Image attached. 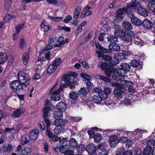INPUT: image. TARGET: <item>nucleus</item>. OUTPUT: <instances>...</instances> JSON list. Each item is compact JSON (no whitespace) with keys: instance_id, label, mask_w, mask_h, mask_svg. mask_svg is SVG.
I'll return each instance as SVG.
<instances>
[{"instance_id":"c85d7f7f","label":"nucleus","mask_w":155,"mask_h":155,"mask_svg":"<svg viewBox=\"0 0 155 155\" xmlns=\"http://www.w3.org/2000/svg\"><path fill=\"white\" fill-rule=\"evenodd\" d=\"M120 83L121 86L126 87H129L132 86V83L131 82L126 80H121Z\"/></svg>"},{"instance_id":"37998d69","label":"nucleus","mask_w":155,"mask_h":155,"mask_svg":"<svg viewBox=\"0 0 155 155\" xmlns=\"http://www.w3.org/2000/svg\"><path fill=\"white\" fill-rule=\"evenodd\" d=\"M125 30L124 29L120 30L117 29L114 31V35L116 37H120L122 38V35L124 34Z\"/></svg>"},{"instance_id":"e2e57ef3","label":"nucleus","mask_w":155,"mask_h":155,"mask_svg":"<svg viewBox=\"0 0 155 155\" xmlns=\"http://www.w3.org/2000/svg\"><path fill=\"white\" fill-rule=\"evenodd\" d=\"M61 62V59L60 58H58L56 59L53 62L52 64H54L55 66H56L57 68L58 66L59 65Z\"/></svg>"},{"instance_id":"052dcab7","label":"nucleus","mask_w":155,"mask_h":155,"mask_svg":"<svg viewBox=\"0 0 155 155\" xmlns=\"http://www.w3.org/2000/svg\"><path fill=\"white\" fill-rule=\"evenodd\" d=\"M100 79L102 80L107 82L109 83L110 82V80L108 78H107L103 75H100L99 76Z\"/></svg>"},{"instance_id":"774afa93","label":"nucleus","mask_w":155,"mask_h":155,"mask_svg":"<svg viewBox=\"0 0 155 155\" xmlns=\"http://www.w3.org/2000/svg\"><path fill=\"white\" fill-rule=\"evenodd\" d=\"M134 155H143L141 153V151L140 149H137L133 151V154Z\"/></svg>"},{"instance_id":"4d7b16f0","label":"nucleus","mask_w":155,"mask_h":155,"mask_svg":"<svg viewBox=\"0 0 155 155\" xmlns=\"http://www.w3.org/2000/svg\"><path fill=\"white\" fill-rule=\"evenodd\" d=\"M81 76L82 77L87 81H90L91 78V77L89 75L86 73H81Z\"/></svg>"},{"instance_id":"393cba45","label":"nucleus","mask_w":155,"mask_h":155,"mask_svg":"<svg viewBox=\"0 0 155 155\" xmlns=\"http://www.w3.org/2000/svg\"><path fill=\"white\" fill-rule=\"evenodd\" d=\"M116 71V68L113 67H109L107 68L105 71V74L108 77L111 76V74L115 72Z\"/></svg>"},{"instance_id":"412c9836","label":"nucleus","mask_w":155,"mask_h":155,"mask_svg":"<svg viewBox=\"0 0 155 155\" xmlns=\"http://www.w3.org/2000/svg\"><path fill=\"white\" fill-rule=\"evenodd\" d=\"M111 91V89L109 87H105L103 91H102L100 93H102V97L104 98L107 99V95L109 94Z\"/></svg>"},{"instance_id":"f3484780","label":"nucleus","mask_w":155,"mask_h":155,"mask_svg":"<svg viewBox=\"0 0 155 155\" xmlns=\"http://www.w3.org/2000/svg\"><path fill=\"white\" fill-rule=\"evenodd\" d=\"M97 147V148L100 151H109L107 149L108 147V144L105 142L99 143Z\"/></svg>"},{"instance_id":"7ed1b4c3","label":"nucleus","mask_w":155,"mask_h":155,"mask_svg":"<svg viewBox=\"0 0 155 155\" xmlns=\"http://www.w3.org/2000/svg\"><path fill=\"white\" fill-rule=\"evenodd\" d=\"M63 80L64 81V86L65 87L69 86L71 89L75 88V85L78 84L77 81H73V79L71 78V77L68 74L64 76Z\"/></svg>"},{"instance_id":"ea45409f","label":"nucleus","mask_w":155,"mask_h":155,"mask_svg":"<svg viewBox=\"0 0 155 155\" xmlns=\"http://www.w3.org/2000/svg\"><path fill=\"white\" fill-rule=\"evenodd\" d=\"M12 0H4L5 8L7 11L9 10L12 5Z\"/></svg>"},{"instance_id":"c756f323","label":"nucleus","mask_w":155,"mask_h":155,"mask_svg":"<svg viewBox=\"0 0 155 155\" xmlns=\"http://www.w3.org/2000/svg\"><path fill=\"white\" fill-rule=\"evenodd\" d=\"M88 92V90L86 88L83 87L81 88L78 91V94L81 96L84 97L87 94Z\"/></svg>"},{"instance_id":"a18cd8bd","label":"nucleus","mask_w":155,"mask_h":155,"mask_svg":"<svg viewBox=\"0 0 155 155\" xmlns=\"http://www.w3.org/2000/svg\"><path fill=\"white\" fill-rule=\"evenodd\" d=\"M80 11L81 8L79 6L77 7L74 12V18L77 19L78 18Z\"/></svg>"},{"instance_id":"1a4fd4ad","label":"nucleus","mask_w":155,"mask_h":155,"mask_svg":"<svg viewBox=\"0 0 155 155\" xmlns=\"http://www.w3.org/2000/svg\"><path fill=\"white\" fill-rule=\"evenodd\" d=\"M46 134L49 139V141L54 142H57L58 140V138L56 135L53 134L51 130H49L48 129L47 131H46Z\"/></svg>"},{"instance_id":"72a5a7b5","label":"nucleus","mask_w":155,"mask_h":155,"mask_svg":"<svg viewBox=\"0 0 155 155\" xmlns=\"http://www.w3.org/2000/svg\"><path fill=\"white\" fill-rule=\"evenodd\" d=\"M30 138L27 135L23 136L21 139V144L24 145L28 143L30 141Z\"/></svg>"},{"instance_id":"f8f14e48","label":"nucleus","mask_w":155,"mask_h":155,"mask_svg":"<svg viewBox=\"0 0 155 155\" xmlns=\"http://www.w3.org/2000/svg\"><path fill=\"white\" fill-rule=\"evenodd\" d=\"M117 136H111L109 138L108 141L110 143V146L111 147H114L117 145L119 140Z\"/></svg>"},{"instance_id":"6e6552de","label":"nucleus","mask_w":155,"mask_h":155,"mask_svg":"<svg viewBox=\"0 0 155 155\" xmlns=\"http://www.w3.org/2000/svg\"><path fill=\"white\" fill-rule=\"evenodd\" d=\"M130 55L126 51H124L122 53H119L115 54V57H117V58L118 60L124 61L127 58L130 56Z\"/></svg>"},{"instance_id":"b1692460","label":"nucleus","mask_w":155,"mask_h":155,"mask_svg":"<svg viewBox=\"0 0 155 155\" xmlns=\"http://www.w3.org/2000/svg\"><path fill=\"white\" fill-rule=\"evenodd\" d=\"M137 12L139 14L144 16L146 17L148 15V12L147 10L142 7H140L137 9Z\"/></svg>"},{"instance_id":"8fccbe9b","label":"nucleus","mask_w":155,"mask_h":155,"mask_svg":"<svg viewBox=\"0 0 155 155\" xmlns=\"http://www.w3.org/2000/svg\"><path fill=\"white\" fill-rule=\"evenodd\" d=\"M44 120L45 123L46 124V130L47 131V129H48V130H50V126L51 125V122L49 120L48 118V117H44Z\"/></svg>"},{"instance_id":"6e6d98bb","label":"nucleus","mask_w":155,"mask_h":155,"mask_svg":"<svg viewBox=\"0 0 155 155\" xmlns=\"http://www.w3.org/2000/svg\"><path fill=\"white\" fill-rule=\"evenodd\" d=\"M112 57L109 55H104L102 56V58L103 60H104L105 61V63H106L107 64L109 63L108 62H110V61Z\"/></svg>"},{"instance_id":"e433bc0d","label":"nucleus","mask_w":155,"mask_h":155,"mask_svg":"<svg viewBox=\"0 0 155 155\" xmlns=\"http://www.w3.org/2000/svg\"><path fill=\"white\" fill-rule=\"evenodd\" d=\"M29 54L28 52H25L23 54V61L25 65L27 64L29 61Z\"/></svg>"},{"instance_id":"5701e85b","label":"nucleus","mask_w":155,"mask_h":155,"mask_svg":"<svg viewBox=\"0 0 155 155\" xmlns=\"http://www.w3.org/2000/svg\"><path fill=\"white\" fill-rule=\"evenodd\" d=\"M54 123L57 126L62 127L66 124V122L65 120L61 118L55 120Z\"/></svg>"},{"instance_id":"9d476101","label":"nucleus","mask_w":155,"mask_h":155,"mask_svg":"<svg viewBox=\"0 0 155 155\" xmlns=\"http://www.w3.org/2000/svg\"><path fill=\"white\" fill-rule=\"evenodd\" d=\"M96 46V48L98 49V51H96V53L98 54H100L101 52L106 53L107 52L108 49L102 47L98 43L97 44L95 42H93L92 44V46Z\"/></svg>"},{"instance_id":"bf43d9fd","label":"nucleus","mask_w":155,"mask_h":155,"mask_svg":"<svg viewBox=\"0 0 155 155\" xmlns=\"http://www.w3.org/2000/svg\"><path fill=\"white\" fill-rule=\"evenodd\" d=\"M120 74L119 73L118 74V75L117 76V77L115 78V77H114V80H116L117 81H120V82L121 81V80H122L121 79V76H123L125 75V74H122L121 73V71H120Z\"/></svg>"},{"instance_id":"09e8293b","label":"nucleus","mask_w":155,"mask_h":155,"mask_svg":"<svg viewBox=\"0 0 155 155\" xmlns=\"http://www.w3.org/2000/svg\"><path fill=\"white\" fill-rule=\"evenodd\" d=\"M69 97L72 100H76L78 99V94L74 91H71L69 94Z\"/></svg>"},{"instance_id":"dca6fc26","label":"nucleus","mask_w":155,"mask_h":155,"mask_svg":"<svg viewBox=\"0 0 155 155\" xmlns=\"http://www.w3.org/2000/svg\"><path fill=\"white\" fill-rule=\"evenodd\" d=\"M39 134V131L38 130L32 131L30 133V139L32 140H36L38 137Z\"/></svg>"},{"instance_id":"f03ea898","label":"nucleus","mask_w":155,"mask_h":155,"mask_svg":"<svg viewBox=\"0 0 155 155\" xmlns=\"http://www.w3.org/2000/svg\"><path fill=\"white\" fill-rule=\"evenodd\" d=\"M114 84L115 86L114 91V96L117 98L118 100L122 99L126 91L125 88L124 86L117 83H114Z\"/></svg>"},{"instance_id":"9b49d317","label":"nucleus","mask_w":155,"mask_h":155,"mask_svg":"<svg viewBox=\"0 0 155 155\" xmlns=\"http://www.w3.org/2000/svg\"><path fill=\"white\" fill-rule=\"evenodd\" d=\"M121 69L120 71H124L123 74L127 73V72L132 71V69H131L130 65L126 63H123L120 64Z\"/></svg>"},{"instance_id":"aec40b11","label":"nucleus","mask_w":155,"mask_h":155,"mask_svg":"<svg viewBox=\"0 0 155 155\" xmlns=\"http://www.w3.org/2000/svg\"><path fill=\"white\" fill-rule=\"evenodd\" d=\"M41 30L45 32L48 31L49 29L48 23L45 20H42L41 25Z\"/></svg>"},{"instance_id":"c03bdc74","label":"nucleus","mask_w":155,"mask_h":155,"mask_svg":"<svg viewBox=\"0 0 155 155\" xmlns=\"http://www.w3.org/2000/svg\"><path fill=\"white\" fill-rule=\"evenodd\" d=\"M77 152L78 153H81L85 149L84 146L82 144L78 145L76 147Z\"/></svg>"},{"instance_id":"49530a36","label":"nucleus","mask_w":155,"mask_h":155,"mask_svg":"<svg viewBox=\"0 0 155 155\" xmlns=\"http://www.w3.org/2000/svg\"><path fill=\"white\" fill-rule=\"evenodd\" d=\"M48 18L50 19L53 22L60 21L62 20L63 18L61 17H54L50 16L48 17Z\"/></svg>"},{"instance_id":"f257e3e1","label":"nucleus","mask_w":155,"mask_h":155,"mask_svg":"<svg viewBox=\"0 0 155 155\" xmlns=\"http://www.w3.org/2000/svg\"><path fill=\"white\" fill-rule=\"evenodd\" d=\"M17 76L19 81L15 80L10 83L12 90L16 93L23 91L24 90L23 85L28 86L29 84L30 80V77L22 71L19 72Z\"/></svg>"},{"instance_id":"69168bd1","label":"nucleus","mask_w":155,"mask_h":155,"mask_svg":"<svg viewBox=\"0 0 155 155\" xmlns=\"http://www.w3.org/2000/svg\"><path fill=\"white\" fill-rule=\"evenodd\" d=\"M47 1L48 3L54 5H57L59 2L57 0H47Z\"/></svg>"},{"instance_id":"473e14b6","label":"nucleus","mask_w":155,"mask_h":155,"mask_svg":"<svg viewBox=\"0 0 155 155\" xmlns=\"http://www.w3.org/2000/svg\"><path fill=\"white\" fill-rule=\"evenodd\" d=\"M152 147L149 146H146L143 151V155H149L151 153Z\"/></svg>"},{"instance_id":"0eeeda50","label":"nucleus","mask_w":155,"mask_h":155,"mask_svg":"<svg viewBox=\"0 0 155 155\" xmlns=\"http://www.w3.org/2000/svg\"><path fill=\"white\" fill-rule=\"evenodd\" d=\"M56 89V85L53 87L51 90L49 94H51V100L55 101H58L60 98V95L59 94L60 92L59 90H57L54 91Z\"/></svg>"},{"instance_id":"423d86ee","label":"nucleus","mask_w":155,"mask_h":155,"mask_svg":"<svg viewBox=\"0 0 155 155\" xmlns=\"http://www.w3.org/2000/svg\"><path fill=\"white\" fill-rule=\"evenodd\" d=\"M137 6L135 3H127V7L123 8L122 9L124 11H125V13L127 14L128 16L130 18L133 15L132 12V8L135 9H136Z\"/></svg>"},{"instance_id":"2f4dec72","label":"nucleus","mask_w":155,"mask_h":155,"mask_svg":"<svg viewBox=\"0 0 155 155\" xmlns=\"http://www.w3.org/2000/svg\"><path fill=\"white\" fill-rule=\"evenodd\" d=\"M123 27L126 29L130 30L132 29L131 23L127 21H123L122 23Z\"/></svg>"},{"instance_id":"864d4df0","label":"nucleus","mask_w":155,"mask_h":155,"mask_svg":"<svg viewBox=\"0 0 155 155\" xmlns=\"http://www.w3.org/2000/svg\"><path fill=\"white\" fill-rule=\"evenodd\" d=\"M130 64V65H131L132 67L135 68L137 67L139 64V62L135 60L131 61Z\"/></svg>"},{"instance_id":"338daca9","label":"nucleus","mask_w":155,"mask_h":155,"mask_svg":"<svg viewBox=\"0 0 155 155\" xmlns=\"http://www.w3.org/2000/svg\"><path fill=\"white\" fill-rule=\"evenodd\" d=\"M125 144L126 147L128 148L132 147L133 144V142L132 140H128L126 142Z\"/></svg>"},{"instance_id":"20e7f679","label":"nucleus","mask_w":155,"mask_h":155,"mask_svg":"<svg viewBox=\"0 0 155 155\" xmlns=\"http://www.w3.org/2000/svg\"><path fill=\"white\" fill-rule=\"evenodd\" d=\"M135 36V34L132 31H124V34H123L122 39L124 41L131 42Z\"/></svg>"},{"instance_id":"cd10ccee","label":"nucleus","mask_w":155,"mask_h":155,"mask_svg":"<svg viewBox=\"0 0 155 155\" xmlns=\"http://www.w3.org/2000/svg\"><path fill=\"white\" fill-rule=\"evenodd\" d=\"M107 39L108 42L111 43L115 44L118 41V38L115 36L109 35L107 37Z\"/></svg>"},{"instance_id":"ddd939ff","label":"nucleus","mask_w":155,"mask_h":155,"mask_svg":"<svg viewBox=\"0 0 155 155\" xmlns=\"http://www.w3.org/2000/svg\"><path fill=\"white\" fill-rule=\"evenodd\" d=\"M142 25H143V27L147 29H150L153 26L152 22L147 19H145L142 21Z\"/></svg>"},{"instance_id":"2eb2a0df","label":"nucleus","mask_w":155,"mask_h":155,"mask_svg":"<svg viewBox=\"0 0 155 155\" xmlns=\"http://www.w3.org/2000/svg\"><path fill=\"white\" fill-rule=\"evenodd\" d=\"M109 48L110 50V51L108 50V51L106 53H110L112 52V51H119L120 49V46L119 45L117 44H114V45H112L111 44H110L109 45Z\"/></svg>"},{"instance_id":"f704fd0d","label":"nucleus","mask_w":155,"mask_h":155,"mask_svg":"<svg viewBox=\"0 0 155 155\" xmlns=\"http://www.w3.org/2000/svg\"><path fill=\"white\" fill-rule=\"evenodd\" d=\"M53 117L56 120L61 119L63 117V113L60 111H55L53 113Z\"/></svg>"},{"instance_id":"7c9ffc66","label":"nucleus","mask_w":155,"mask_h":155,"mask_svg":"<svg viewBox=\"0 0 155 155\" xmlns=\"http://www.w3.org/2000/svg\"><path fill=\"white\" fill-rule=\"evenodd\" d=\"M108 65V66H115L119 63L118 59L116 57L111 58Z\"/></svg>"},{"instance_id":"680f3d73","label":"nucleus","mask_w":155,"mask_h":155,"mask_svg":"<svg viewBox=\"0 0 155 155\" xmlns=\"http://www.w3.org/2000/svg\"><path fill=\"white\" fill-rule=\"evenodd\" d=\"M44 145V149L45 151L47 153L48 151V145L47 142L45 140H44L43 142Z\"/></svg>"},{"instance_id":"603ef678","label":"nucleus","mask_w":155,"mask_h":155,"mask_svg":"<svg viewBox=\"0 0 155 155\" xmlns=\"http://www.w3.org/2000/svg\"><path fill=\"white\" fill-rule=\"evenodd\" d=\"M148 6L149 9L152 12L155 9V3L151 2H149L148 4Z\"/></svg>"},{"instance_id":"3c124183","label":"nucleus","mask_w":155,"mask_h":155,"mask_svg":"<svg viewBox=\"0 0 155 155\" xmlns=\"http://www.w3.org/2000/svg\"><path fill=\"white\" fill-rule=\"evenodd\" d=\"M16 16L15 15H11L9 14H7L5 15L4 20L6 21H8L13 18H15Z\"/></svg>"},{"instance_id":"39448f33","label":"nucleus","mask_w":155,"mask_h":155,"mask_svg":"<svg viewBox=\"0 0 155 155\" xmlns=\"http://www.w3.org/2000/svg\"><path fill=\"white\" fill-rule=\"evenodd\" d=\"M45 105L47 106L43 108L42 116L43 117H48L49 116V112L51 110V108L52 109L53 107H54L52 105L50 101L48 100H47L46 101Z\"/></svg>"},{"instance_id":"58836bf2","label":"nucleus","mask_w":155,"mask_h":155,"mask_svg":"<svg viewBox=\"0 0 155 155\" xmlns=\"http://www.w3.org/2000/svg\"><path fill=\"white\" fill-rule=\"evenodd\" d=\"M57 68L56 66H55L54 64H51L49 65L48 67L47 72L48 74H52L54 72Z\"/></svg>"},{"instance_id":"bb28decb","label":"nucleus","mask_w":155,"mask_h":155,"mask_svg":"<svg viewBox=\"0 0 155 155\" xmlns=\"http://www.w3.org/2000/svg\"><path fill=\"white\" fill-rule=\"evenodd\" d=\"M56 108L59 111L63 112L66 108V105L64 102H60L57 104Z\"/></svg>"},{"instance_id":"de8ad7c7","label":"nucleus","mask_w":155,"mask_h":155,"mask_svg":"<svg viewBox=\"0 0 155 155\" xmlns=\"http://www.w3.org/2000/svg\"><path fill=\"white\" fill-rule=\"evenodd\" d=\"M108 64L105 62H99L97 66L102 70H106L107 68Z\"/></svg>"},{"instance_id":"4c0bfd02","label":"nucleus","mask_w":155,"mask_h":155,"mask_svg":"<svg viewBox=\"0 0 155 155\" xmlns=\"http://www.w3.org/2000/svg\"><path fill=\"white\" fill-rule=\"evenodd\" d=\"M134 39L136 44L140 46L143 45L144 41L138 36H134Z\"/></svg>"},{"instance_id":"79ce46f5","label":"nucleus","mask_w":155,"mask_h":155,"mask_svg":"<svg viewBox=\"0 0 155 155\" xmlns=\"http://www.w3.org/2000/svg\"><path fill=\"white\" fill-rule=\"evenodd\" d=\"M70 147L72 148H76L78 145V143L76 140L74 138L71 139L69 141Z\"/></svg>"},{"instance_id":"6ab92c4d","label":"nucleus","mask_w":155,"mask_h":155,"mask_svg":"<svg viewBox=\"0 0 155 155\" xmlns=\"http://www.w3.org/2000/svg\"><path fill=\"white\" fill-rule=\"evenodd\" d=\"M131 21L132 23L137 26L142 25V21L136 17L132 15L131 17Z\"/></svg>"},{"instance_id":"5fc2aeb1","label":"nucleus","mask_w":155,"mask_h":155,"mask_svg":"<svg viewBox=\"0 0 155 155\" xmlns=\"http://www.w3.org/2000/svg\"><path fill=\"white\" fill-rule=\"evenodd\" d=\"M93 137H94V140L96 142H99L102 139L101 135L99 134L94 135Z\"/></svg>"},{"instance_id":"a211bd4d","label":"nucleus","mask_w":155,"mask_h":155,"mask_svg":"<svg viewBox=\"0 0 155 155\" xmlns=\"http://www.w3.org/2000/svg\"><path fill=\"white\" fill-rule=\"evenodd\" d=\"M101 93H100L98 96H94L93 98L94 101L97 104H99L101 103L102 100H105V98H104L102 97Z\"/></svg>"},{"instance_id":"13d9d810","label":"nucleus","mask_w":155,"mask_h":155,"mask_svg":"<svg viewBox=\"0 0 155 155\" xmlns=\"http://www.w3.org/2000/svg\"><path fill=\"white\" fill-rule=\"evenodd\" d=\"M24 28V23L18 25L16 27V32L17 34L20 32L21 29Z\"/></svg>"},{"instance_id":"0e129e2a","label":"nucleus","mask_w":155,"mask_h":155,"mask_svg":"<svg viewBox=\"0 0 155 155\" xmlns=\"http://www.w3.org/2000/svg\"><path fill=\"white\" fill-rule=\"evenodd\" d=\"M45 54L44 52L41 53L38 56V61H42L45 59Z\"/></svg>"},{"instance_id":"c9c22d12","label":"nucleus","mask_w":155,"mask_h":155,"mask_svg":"<svg viewBox=\"0 0 155 155\" xmlns=\"http://www.w3.org/2000/svg\"><path fill=\"white\" fill-rule=\"evenodd\" d=\"M60 152L64 153L70 148V146L66 144L60 145Z\"/></svg>"},{"instance_id":"a878e982","label":"nucleus","mask_w":155,"mask_h":155,"mask_svg":"<svg viewBox=\"0 0 155 155\" xmlns=\"http://www.w3.org/2000/svg\"><path fill=\"white\" fill-rule=\"evenodd\" d=\"M8 59L7 54L4 53H0V64H3Z\"/></svg>"},{"instance_id":"a19ab883","label":"nucleus","mask_w":155,"mask_h":155,"mask_svg":"<svg viewBox=\"0 0 155 155\" xmlns=\"http://www.w3.org/2000/svg\"><path fill=\"white\" fill-rule=\"evenodd\" d=\"M125 11H124L122 8H120L117 10V14L116 15V17L117 18H120V19H123L124 18L123 14H125Z\"/></svg>"},{"instance_id":"4468645a","label":"nucleus","mask_w":155,"mask_h":155,"mask_svg":"<svg viewBox=\"0 0 155 155\" xmlns=\"http://www.w3.org/2000/svg\"><path fill=\"white\" fill-rule=\"evenodd\" d=\"M96 147L93 143L88 144L86 148V150L90 154H93L96 151Z\"/></svg>"},{"instance_id":"4be33fe9","label":"nucleus","mask_w":155,"mask_h":155,"mask_svg":"<svg viewBox=\"0 0 155 155\" xmlns=\"http://www.w3.org/2000/svg\"><path fill=\"white\" fill-rule=\"evenodd\" d=\"M23 113V110L21 108H19L13 112L11 114V116L14 117H18Z\"/></svg>"}]
</instances>
